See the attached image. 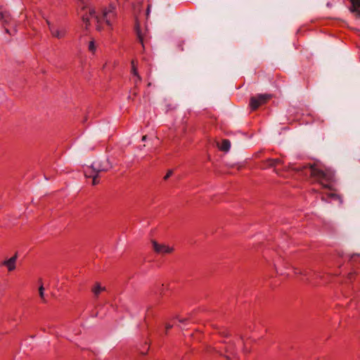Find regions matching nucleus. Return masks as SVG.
<instances>
[{"label": "nucleus", "mask_w": 360, "mask_h": 360, "mask_svg": "<svg viewBox=\"0 0 360 360\" xmlns=\"http://www.w3.org/2000/svg\"><path fill=\"white\" fill-rule=\"evenodd\" d=\"M80 15L86 29H88L92 23H94L98 31L103 30V23L112 28L116 18L115 7L112 4H110L103 10L101 17L98 15L94 8L91 6H84Z\"/></svg>", "instance_id": "nucleus-1"}, {"label": "nucleus", "mask_w": 360, "mask_h": 360, "mask_svg": "<svg viewBox=\"0 0 360 360\" xmlns=\"http://www.w3.org/2000/svg\"><path fill=\"white\" fill-rule=\"evenodd\" d=\"M112 167V165L110 163L108 159L98 160L94 161L91 167H88L85 170V176L88 178L93 179V184H96V177L98 172H106Z\"/></svg>", "instance_id": "nucleus-2"}, {"label": "nucleus", "mask_w": 360, "mask_h": 360, "mask_svg": "<svg viewBox=\"0 0 360 360\" xmlns=\"http://www.w3.org/2000/svg\"><path fill=\"white\" fill-rule=\"evenodd\" d=\"M311 173L324 188H330L333 181V174L330 170L323 171L316 167H312Z\"/></svg>", "instance_id": "nucleus-3"}, {"label": "nucleus", "mask_w": 360, "mask_h": 360, "mask_svg": "<svg viewBox=\"0 0 360 360\" xmlns=\"http://www.w3.org/2000/svg\"><path fill=\"white\" fill-rule=\"evenodd\" d=\"M224 347L225 356L229 360H233L236 355V350L242 347L243 341L240 339H230L224 341Z\"/></svg>", "instance_id": "nucleus-4"}, {"label": "nucleus", "mask_w": 360, "mask_h": 360, "mask_svg": "<svg viewBox=\"0 0 360 360\" xmlns=\"http://www.w3.org/2000/svg\"><path fill=\"white\" fill-rule=\"evenodd\" d=\"M271 98L269 94H259L253 96L250 99V106L252 110H256L259 106L265 103Z\"/></svg>", "instance_id": "nucleus-5"}, {"label": "nucleus", "mask_w": 360, "mask_h": 360, "mask_svg": "<svg viewBox=\"0 0 360 360\" xmlns=\"http://www.w3.org/2000/svg\"><path fill=\"white\" fill-rule=\"evenodd\" d=\"M152 244H153L154 250L158 254H161V255L170 254L174 250V248L173 246H170L165 243L160 244L155 241H153Z\"/></svg>", "instance_id": "nucleus-6"}, {"label": "nucleus", "mask_w": 360, "mask_h": 360, "mask_svg": "<svg viewBox=\"0 0 360 360\" xmlns=\"http://www.w3.org/2000/svg\"><path fill=\"white\" fill-rule=\"evenodd\" d=\"M18 259V254L15 253L13 256L11 257L5 259L1 265L6 267L7 270L8 271H13L16 269V262Z\"/></svg>", "instance_id": "nucleus-7"}, {"label": "nucleus", "mask_w": 360, "mask_h": 360, "mask_svg": "<svg viewBox=\"0 0 360 360\" xmlns=\"http://www.w3.org/2000/svg\"><path fill=\"white\" fill-rule=\"evenodd\" d=\"M49 30L52 36L58 39L63 38L66 34V30L63 27L50 26Z\"/></svg>", "instance_id": "nucleus-8"}, {"label": "nucleus", "mask_w": 360, "mask_h": 360, "mask_svg": "<svg viewBox=\"0 0 360 360\" xmlns=\"http://www.w3.org/2000/svg\"><path fill=\"white\" fill-rule=\"evenodd\" d=\"M352 6L349 10L352 13H354L356 18L360 19V0H350Z\"/></svg>", "instance_id": "nucleus-9"}, {"label": "nucleus", "mask_w": 360, "mask_h": 360, "mask_svg": "<svg viewBox=\"0 0 360 360\" xmlns=\"http://www.w3.org/2000/svg\"><path fill=\"white\" fill-rule=\"evenodd\" d=\"M218 148L220 150L224 151L226 153L229 152L231 148L230 141L228 139L222 140L221 143H218Z\"/></svg>", "instance_id": "nucleus-10"}, {"label": "nucleus", "mask_w": 360, "mask_h": 360, "mask_svg": "<svg viewBox=\"0 0 360 360\" xmlns=\"http://www.w3.org/2000/svg\"><path fill=\"white\" fill-rule=\"evenodd\" d=\"M105 290V287L101 285L99 283H96L91 288V291L95 296L99 295L102 292Z\"/></svg>", "instance_id": "nucleus-11"}, {"label": "nucleus", "mask_w": 360, "mask_h": 360, "mask_svg": "<svg viewBox=\"0 0 360 360\" xmlns=\"http://www.w3.org/2000/svg\"><path fill=\"white\" fill-rule=\"evenodd\" d=\"M131 72L134 77H135L134 82L138 83L141 82V77L138 73V70L135 65L134 61L131 62Z\"/></svg>", "instance_id": "nucleus-12"}, {"label": "nucleus", "mask_w": 360, "mask_h": 360, "mask_svg": "<svg viewBox=\"0 0 360 360\" xmlns=\"http://www.w3.org/2000/svg\"><path fill=\"white\" fill-rule=\"evenodd\" d=\"M136 32L137 34V37L141 44L143 49H144V35L142 34L141 31L140 30L139 27L137 25L136 27Z\"/></svg>", "instance_id": "nucleus-13"}, {"label": "nucleus", "mask_w": 360, "mask_h": 360, "mask_svg": "<svg viewBox=\"0 0 360 360\" xmlns=\"http://www.w3.org/2000/svg\"><path fill=\"white\" fill-rule=\"evenodd\" d=\"M88 49H89V51H91L93 53H94L96 52V45L95 44L94 40H91V41H89V46H88Z\"/></svg>", "instance_id": "nucleus-14"}, {"label": "nucleus", "mask_w": 360, "mask_h": 360, "mask_svg": "<svg viewBox=\"0 0 360 360\" xmlns=\"http://www.w3.org/2000/svg\"><path fill=\"white\" fill-rule=\"evenodd\" d=\"M39 296H40L41 299L42 300V301L45 302L46 299H45L44 288L42 285H40L39 288Z\"/></svg>", "instance_id": "nucleus-15"}, {"label": "nucleus", "mask_w": 360, "mask_h": 360, "mask_svg": "<svg viewBox=\"0 0 360 360\" xmlns=\"http://www.w3.org/2000/svg\"><path fill=\"white\" fill-rule=\"evenodd\" d=\"M330 197L334 200H338L340 202V204L342 203V199L340 195L336 194H330Z\"/></svg>", "instance_id": "nucleus-16"}, {"label": "nucleus", "mask_w": 360, "mask_h": 360, "mask_svg": "<svg viewBox=\"0 0 360 360\" xmlns=\"http://www.w3.org/2000/svg\"><path fill=\"white\" fill-rule=\"evenodd\" d=\"M269 162L270 166H275L276 164L278 162V160H270Z\"/></svg>", "instance_id": "nucleus-17"}, {"label": "nucleus", "mask_w": 360, "mask_h": 360, "mask_svg": "<svg viewBox=\"0 0 360 360\" xmlns=\"http://www.w3.org/2000/svg\"><path fill=\"white\" fill-rule=\"evenodd\" d=\"M172 174V170H169L167 172V173L166 174V175L165 176L164 179L166 180L168 178H169Z\"/></svg>", "instance_id": "nucleus-18"}, {"label": "nucleus", "mask_w": 360, "mask_h": 360, "mask_svg": "<svg viewBox=\"0 0 360 360\" xmlns=\"http://www.w3.org/2000/svg\"><path fill=\"white\" fill-rule=\"evenodd\" d=\"M276 271H277L278 273H279L280 274L289 276V274L285 273V271H282L281 269H276Z\"/></svg>", "instance_id": "nucleus-19"}, {"label": "nucleus", "mask_w": 360, "mask_h": 360, "mask_svg": "<svg viewBox=\"0 0 360 360\" xmlns=\"http://www.w3.org/2000/svg\"><path fill=\"white\" fill-rule=\"evenodd\" d=\"M150 11V6H148V8H147V15H149Z\"/></svg>", "instance_id": "nucleus-20"}, {"label": "nucleus", "mask_w": 360, "mask_h": 360, "mask_svg": "<svg viewBox=\"0 0 360 360\" xmlns=\"http://www.w3.org/2000/svg\"><path fill=\"white\" fill-rule=\"evenodd\" d=\"M165 327H166V329L168 330L172 328V326L169 324H167Z\"/></svg>", "instance_id": "nucleus-21"}, {"label": "nucleus", "mask_w": 360, "mask_h": 360, "mask_svg": "<svg viewBox=\"0 0 360 360\" xmlns=\"http://www.w3.org/2000/svg\"><path fill=\"white\" fill-rule=\"evenodd\" d=\"M146 139H147V136H143L142 137V141H145L146 140Z\"/></svg>", "instance_id": "nucleus-22"}]
</instances>
